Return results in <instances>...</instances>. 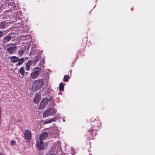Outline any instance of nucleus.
Here are the masks:
<instances>
[{
    "label": "nucleus",
    "instance_id": "obj_22",
    "mask_svg": "<svg viewBox=\"0 0 155 155\" xmlns=\"http://www.w3.org/2000/svg\"><path fill=\"white\" fill-rule=\"evenodd\" d=\"M26 64H27V65H28L31 66L32 65V61L31 60H30L28 61Z\"/></svg>",
    "mask_w": 155,
    "mask_h": 155
},
{
    "label": "nucleus",
    "instance_id": "obj_7",
    "mask_svg": "<svg viewBox=\"0 0 155 155\" xmlns=\"http://www.w3.org/2000/svg\"><path fill=\"white\" fill-rule=\"evenodd\" d=\"M97 130V129L94 128L93 127H92L91 129L88 130V131L91 134V137H94L96 135Z\"/></svg>",
    "mask_w": 155,
    "mask_h": 155
},
{
    "label": "nucleus",
    "instance_id": "obj_9",
    "mask_svg": "<svg viewBox=\"0 0 155 155\" xmlns=\"http://www.w3.org/2000/svg\"><path fill=\"white\" fill-rule=\"evenodd\" d=\"M100 123L99 121H97L95 120V121L93 122L91 124V125L92 126V127L93 128L99 129V127L100 126Z\"/></svg>",
    "mask_w": 155,
    "mask_h": 155
},
{
    "label": "nucleus",
    "instance_id": "obj_18",
    "mask_svg": "<svg viewBox=\"0 0 155 155\" xmlns=\"http://www.w3.org/2000/svg\"><path fill=\"white\" fill-rule=\"evenodd\" d=\"M19 72L22 75H24L25 71L24 67H21L20 68Z\"/></svg>",
    "mask_w": 155,
    "mask_h": 155
},
{
    "label": "nucleus",
    "instance_id": "obj_5",
    "mask_svg": "<svg viewBox=\"0 0 155 155\" xmlns=\"http://www.w3.org/2000/svg\"><path fill=\"white\" fill-rule=\"evenodd\" d=\"M31 136V131L28 130H26L24 133V137L25 140L27 141L30 140Z\"/></svg>",
    "mask_w": 155,
    "mask_h": 155
},
{
    "label": "nucleus",
    "instance_id": "obj_20",
    "mask_svg": "<svg viewBox=\"0 0 155 155\" xmlns=\"http://www.w3.org/2000/svg\"><path fill=\"white\" fill-rule=\"evenodd\" d=\"M26 49V48H23L21 49V50H19L18 52L19 55L20 56H21L24 53V51H25Z\"/></svg>",
    "mask_w": 155,
    "mask_h": 155
},
{
    "label": "nucleus",
    "instance_id": "obj_29",
    "mask_svg": "<svg viewBox=\"0 0 155 155\" xmlns=\"http://www.w3.org/2000/svg\"><path fill=\"white\" fill-rule=\"evenodd\" d=\"M0 155H2V154H1L0 153Z\"/></svg>",
    "mask_w": 155,
    "mask_h": 155
},
{
    "label": "nucleus",
    "instance_id": "obj_13",
    "mask_svg": "<svg viewBox=\"0 0 155 155\" xmlns=\"http://www.w3.org/2000/svg\"><path fill=\"white\" fill-rule=\"evenodd\" d=\"M11 61L13 63H15L18 60V58L15 56L11 57Z\"/></svg>",
    "mask_w": 155,
    "mask_h": 155
},
{
    "label": "nucleus",
    "instance_id": "obj_6",
    "mask_svg": "<svg viewBox=\"0 0 155 155\" xmlns=\"http://www.w3.org/2000/svg\"><path fill=\"white\" fill-rule=\"evenodd\" d=\"M37 147L39 150H42L44 147V143L43 141H38L36 144Z\"/></svg>",
    "mask_w": 155,
    "mask_h": 155
},
{
    "label": "nucleus",
    "instance_id": "obj_2",
    "mask_svg": "<svg viewBox=\"0 0 155 155\" xmlns=\"http://www.w3.org/2000/svg\"><path fill=\"white\" fill-rule=\"evenodd\" d=\"M55 110L53 108H50L47 109L43 113V116L45 117L50 116L53 114L55 113Z\"/></svg>",
    "mask_w": 155,
    "mask_h": 155
},
{
    "label": "nucleus",
    "instance_id": "obj_26",
    "mask_svg": "<svg viewBox=\"0 0 155 155\" xmlns=\"http://www.w3.org/2000/svg\"><path fill=\"white\" fill-rule=\"evenodd\" d=\"M72 70H70L69 71V72H70L71 73H72Z\"/></svg>",
    "mask_w": 155,
    "mask_h": 155
},
{
    "label": "nucleus",
    "instance_id": "obj_12",
    "mask_svg": "<svg viewBox=\"0 0 155 155\" xmlns=\"http://www.w3.org/2000/svg\"><path fill=\"white\" fill-rule=\"evenodd\" d=\"M40 99V96L38 94H37L33 100L34 102L35 103H38Z\"/></svg>",
    "mask_w": 155,
    "mask_h": 155
},
{
    "label": "nucleus",
    "instance_id": "obj_4",
    "mask_svg": "<svg viewBox=\"0 0 155 155\" xmlns=\"http://www.w3.org/2000/svg\"><path fill=\"white\" fill-rule=\"evenodd\" d=\"M48 99L46 97L43 99L40 103L39 108L40 109H42L45 108L46 105L48 103Z\"/></svg>",
    "mask_w": 155,
    "mask_h": 155
},
{
    "label": "nucleus",
    "instance_id": "obj_21",
    "mask_svg": "<svg viewBox=\"0 0 155 155\" xmlns=\"http://www.w3.org/2000/svg\"><path fill=\"white\" fill-rule=\"evenodd\" d=\"M30 66L27 65V64H26L25 65V69L27 71L29 70L30 68Z\"/></svg>",
    "mask_w": 155,
    "mask_h": 155
},
{
    "label": "nucleus",
    "instance_id": "obj_25",
    "mask_svg": "<svg viewBox=\"0 0 155 155\" xmlns=\"http://www.w3.org/2000/svg\"><path fill=\"white\" fill-rule=\"evenodd\" d=\"M1 117H2L1 108V107H0V120L1 119Z\"/></svg>",
    "mask_w": 155,
    "mask_h": 155
},
{
    "label": "nucleus",
    "instance_id": "obj_1",
    "mask_svg": "<svg viewBox=\"0 0 155 155\" xmlns=\"http://www.w3.org/2000/svg\"><path fill=\"white\" fill-rule=\"evenodd\" d=\"M41 72V68L37 67L34 68L30 74V78L33 79H36Z\"/></svg>",
    "mask_w": 155,
    "mask_h": 155
},
{
    "label": "nucleus",
    "instance_id": "obj_28",
    "mask_svg": "<svg viewBox=\"0 0 155 155\" xmlns=\"http://www.w3.org/2000/svg\"><path fill=\"white\" fill-rule=\"evenodd\" d=\"M26 74H28V72H26Z\"/></svg>",
    "mask_w": 155,
    "mask_h": 155
},
{
    "label": "nucleus",
    "instance_id": "obj_3",
    "mask_svg": "<svg viewBox=\"0 0 155 155\" xmlns=\"http://www.w3.org/2000/svg\"><path fill=\"white\" fill-rule=\"evenodd\" d=\"M44 81L43 79H41L36 80L35 81V85L38 89H40L42 87L44 84Z\"/></svg>",
    "mask_w": 155,
    "mask_h": 155
},
{
    "label": "nucleus",
    "instance_id": "obj_15",
    "mask_svg": "<svg viewBox=\"0 0 155 155\" xmlns=\"http://www.w3.org/2000/svg\"><path fill=\"white\" fill-rule=\"evenodd\" d=\"M24 60L23 58L19 60L18 63L17 64V66H20L24 62Z\"/></svg>",
    "mask_w": 155,
    "mask_h": 155
},
{
    "label": "nucleus",
    "instance_id": "obj_16",
    "mask_svg": "<svg viewBox=\"0 0 155 155\" xmlns=\"http://www.w3.org/2000/svg\"><path fill=\"white\" fill-rule=\"evenodd\" d=\"M70 78L69 75H64L63 78V81L65 82H67L69 81Z\"/></svg>",
    "mask_w": 155,
    "mask_h": 155
},
{
    "label": "nucleus",
    "instance_id": "obj_27",
    "mask_svg": "<svg viewBox=\"0 0 155 155\" xmlns=\"http://www.w3.org/2000/svg\"><path fill=\"white\" fill-rule=\"evenodd\" d=\"M11 45V46L12 45H14L13 44H9V45Z\"/></svg>",
    "mask_w": 155,
    "mask_h": 155
},
{
    "label": "nucleus",
    "instance_id": "obj_19",
    "mask_svg": "<svg viewBox=\"0 0 155 155\" xmlns=\"http://www.w3.org/2000/svg\"><path fill=\"white\" fill-rule=\"evenodd\" d=\"M56 118L51 119L50 120L48 119L45 122V124H48L53 122L56 120Z\"/></svg>",
    "mask_w": 155,
    "mask_h": 155
},
{
    "label": "nucleus",
    "instance_id": "obj_24",
    "mask_svg": "<svg viewBox=\"0 0 155 155\" xmlns=\"http://www.w3.org/2000/svg\"><path fill=\"white\" fill-rule=\"evenodd\" d=\"M3 34V32L0 31V38L2 37Z\"/></svg>",
    "mask_w": 155,
    "mask_h": 155
},
{
    "label": "nucleus",
    "instance_id": "obj_10",
    "mask_svg": "<svg viewBox=\"0 0 155 155\" xmlns=\"http://www.w3.org/2000/svg\"><path fill=\"white\" fill-rule=\"evenodd\" d=\"M16 50V47L14 46L12 47H9L7 49L9 53H13Z\"/></svg>",
    "mask_w": 155,
    "mask_h": 155
},
{
    "label": "nucleus",
    "instance_id": "obj_14",
    "mask_svg": "<svg viewBox=\"0 0 155 155\" xmlns=\"http://www.w3.org/2000/svg\"><path fill=\"white\" fill-rule=\"evenodd\" d=\"M6 25L5 22L0 23V29H3L6 28Z\"/></svg>",
    "mask_w": 155,
    "mask_h": 155
},
{
    "label": "nucleus",
    "instance_id": "obj_11",
    "mask_svg": "<svg viewBox=\"0 0 155 155\" xmlns=\"http://www.w3.org/2000/svg\"><path fill=\"white\" fill-rule=\"evenodd\" d=\"M11 38V36L10 35H7L5 37L3 40V42L4 43H7L10 41Z\"/></svg>",
    "mask_w": 155,
    "mask_h": 155
},
{
    "label": "nucleus",
    "instance_id": "obj_8",
    "mask_svg": "<svg viewBox=\"0 0 155 155\" xmlns=\"http://www.w3.org/2000/svg\"><path fill=\"white\" fill-rule=\"evenodd\" d=\"M48 135V133L47 132H44L42 133L39 136V139L40 140L46 139Z\"/></svg>",
    "mask_w": 155,
    "mask_h": 155
},
{
    "label": "nucleus",
    "instance_id": "obj_23",
    "mask_svg": "<svg viewBox=\"0 0 155 155\" xmlns=\"http://www.w3.org/2000/svg\"><path fill=\"white\" fill-rule=\"evenodd\" d=\"M15 142L13 140H12L11 142V143L12 145H14L15 144Z\"/></svg>",
    "mask_w": 155,
    "mask_h": 155
},
{
    "label": "nucleus",
    "instance_id": "obj_17",
    "mask_svg": "<svg viewBox=\"0 0 155 155\" xmlns=\"http://www.w3.org/2000/svg\"><path fill=\"white\" fill-rule=\"evenodd\" d=\"M64 86L63 83L62 82H61L59 86V89L61 91H64Z\"/></svg>",
    "mask_w": 155,
    "mask_h": 155
}]
</instances>
